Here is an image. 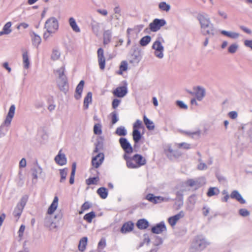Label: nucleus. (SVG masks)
Listing matches in <instances>:
<instances>
[{"label":"nucleus","instance_id":"obj_9","mask_svg":"<svg viewBox=\"0 0 252 252\" xmlns=\"http://www.w3.org/2000/svg\"><path fill=\"white\" fill-rule=\"evenodd\" d=\"M104 159V155L102 153H99L95 156H93L92 159V165L95 168H98L103 163Z\"/></svg>","mask_w":252,"mask_h":252},{"label":"nucleus","instance_id":"obj_49","mask_svg":"<svg viewBox=\"0 0 252 252\" xmlns=\"http://www.w3.org/2000/svg\"><path fill=\"white\" fill-rule=\"evenodd\" d=\"M238 48L239 45L237 43H233L229 46L228 48V52L230 54H234L237 52Z\"/></svg>","mask_w":252,"mask_h":252},{"label":"nucleus","instance_id":"obj_22","mask_svg":"<svg viewBox=\"0 0 252 252\" xmlns=\"http://www.w3.org/2000/svg\"><path fill=\"white\" fill-rule=\"evenodd\" d=\"M62 151L60 150L58 154L55 158L56 162L60 165H63L66 163V158L64 154L62 153Z\"/></svg>","mask_w":252,"mask_h":252},{"label":"nucleus","instance_id":"obj_52","mask_svg":"<svg viewBox=\"0 0 252 252\" xmlns=\"http://www.w3.org/2000/svg\"><path fill=\"white\" fill-rule=\"evenodd\" d=\"M64 70L65 67L64 66L61 67L60 68L56 70V72L57 73L59 76L58 79L66 77V76L64 74Z\"/></svg>","mask_w":252,"mask_h":252},{"label":"nucleus","instance_id":"obj_39","mask_svg":"<svg viewBox=\"0 0 252 252\" xmlns=\"http://www.w3.org/2000/svg\"><path fill=\"white\" fill-rule=\"evenodd\" d=\"M197 155L200 157L201 155L199 152L197 153ZM198 164L197 168L199 170H206L208 168L207 165L200 158L198 159Z\"/></svg>","mask_w":252,"mask_h":252},{"label":"nucleus","instance_id":"obj_18","mask_svg":"<svg viewBox=\"0 0 252 252\" xmlns=\"http://www.w3.org/2000/svg\"><path fill=\"white\" fill-rule=\"evenodd\" d=\"M152 232L155 234H160L166 230V226L163 221L157 224L152 228Z\"/></svg>","mask_w":252,"mask_h":252},{"label":"nucleus","instance_id":"obj_42","mask_svg":"<svg viewBox=\"0 0 252 252\" xmlns=\"http://www.w3.org/2000/svg\"><path fill=\"white\" fill-rule=\"evenodd\" d=\"M151 40V37L149 35H146L143 37L139 41V44L142 46H146Z\"/></svg>","mask_w":252,"mask_h":252},{"label":"nucleus","instance_id":"obj_29","mask_svg":"<svg viewBox=\"0 0 252 252\" xmlns=\"http://www.w3.org/2000/svg\"><path fill=\"white\" fill-rule=\"evenodd\" d=\"M133 223L130 221L124 223L121 229V232L123 233H126L130 232L133 228Z\"/></svg>","mask_w":252,"mask_h":252},{"label":"nucleus","instance_id":"obj_30","mask_svg":"<svg viewBox=\"0 0 252 252\" xmlns=\"http://www.w3.org/2000/svg\"><path fill=\"white\" fill-rule=\"evenodd\" d=\"M31 36L32 37V44L35 46L37 47L38 45L40 44L41 41V37L39 35L37 34L34 32H32L31 34Z\"/></svg>","mask_w":252,"mask_h":252},{"label":"nucleus","instance_id":"obj_61","mask_svg":"<svg viewBox=\"0 0 252 252\" xmlns=\"http://www.w3.org/2000/svg\"><path fill=\"white\" fill-rule=\"evenodd\" d=\"M244 46L252 50V39H245L244 40Z\"/></svg>","mask_w":252,"mask_h":252},{"label":"nucleus","instance_id":"obj_60","mask_svg":"<svg viewBox=\"0 0 252 252\" xmlns=\"http://www.w3.org/2000/svg\"><path fill=\"white\" fill-rule=\"evenodd\" d=\"M239 214L242 217H247L250 215V212L246 209H241L239 211Z\"/></svg>","mask_w":252,"mask_h":252},{"label":"nucleus","instance_id":"obj_3","mask_svg":"<svg viewBox=\"0 0 252 252\" xmlns=\"http://www.w3.org/2000/svg\"><path fill=\"white\" fill-rule=\"evenodd\" d=\"M15 111V106L14 104L10 106L8 114L6 117L3 124L0 126V137H2L5 135L4 126H9L11 124V121L14 116Z\"/></svg>","mask_w":252,"mask_h":252},{"label":"nucleus","instance_id":"obj_12","mask_svg":"<svg viewBox=\"0 0 252 252\" xmlns=\"http://www.w3.org/2000/svg\"><path fill=\"white\" fill-rule=\"evenodd\" d=\"M201 29L202 32L205 35L208 34L214 35L215 34V29L214 27V25L211 23V22L201 27Z\"/></svg>","mask_w":252,"mask_h":252},{"label":"nucleus","instance_id":"obj_7","mask_svg":"<svg viewBox=\"0 0 252 252\" xmlns=\"http://www.w3.org/2000/svg\"><path fill=\"white\" fill-rule=\"evenodd\" d=\"M164 152L167 158L171 160L178 158L181 155L178 151L174 150L170 145H167L165 147Z\"/></svg>","mask_w":252,"mask_h":252},{"label":"nucleus","instance_id":"obj_62","mask_svg":"<svg viewBox=\"0 0 252 252\" xmlns=\"http://www.w3.org/2000/svg\"><path fill=\"white\" fill-rule=\"evenodd\" d=\"M142 125V121L139 120H137L133 126V129H138L141 127Z\"/></svg>","mask_w":252,"mask_h":252},{"label":"nucleus","instance_id":"obj_36","mask_svg":"<svg viewBox=\"0 0 252 252\" xmlns=\"http://www.w3.org/2000/svg\"><path fill=\"white\" fill-rule=\"evenodd\" d=\"M158 8L160 11L168 12L171 9V6L169 4L167 3L165 1H161L158 3Z\"/></svg>","mask_w":252,"mask_h":252},{"label":"nucleus","instance_id":"obj_19","mask_svg":"<svg viewBox=\"0 0 252 252\" xmlns=\"http://www.w3.org/2000/svg\"><path fill=\"white\" fill-rule=\"evenodd\" d=\"M196 196L195 195H191L189 197L186 205V210L191 211L194 208V206L196 202Z\"/></svg>","mask_w":252,"mask_h":252},{"label":"nucleus","instance_id":"obj_55","mask_svg":"<svg viewBox=\"0 0 252 252\" xmlns=\"http://www.w3.org/2000/svg\"><path fill=\"white\" fill-rule=\"evenodd\" d=\"M175 145L179 148H183L185 149H189L191 148L189 144L185 142L175 144Z\"/></svg>","mask_w":252,"mask_h":252},{"label":"nucleus","instance_id":"obj_56","mask_svg":"<svg viewBox=\"0 0 252 252\" xmlns=\"http://www.w3.org/2000/svg\"><path fill=\"white\" fill-rule=\"evenodd\" d=\"M111 115L112 117V124L114 125L119 121V118L117 112L115 111L111 113Z\"/></svg>","mask_w":252,"mask_h":252},{"label":"nucleus","instance_id":"obj_53","mask_svg":"<svg viewBox=\"0 0 252 252\" xmlns=\"http://www.w3.org/2000/svg\"><path fill=\"white\" fill-rule=\"evenodd\" d=\"M127 69V63L126 61L121 62L120 66V71L119 73L122 74L123 71H126Z\"/></svg>","mask_w":252,"mask_h":252},{"label":"nucleus","instance_id":"obj_23","mask_svg":"<svg viewBox=\"0 0 252 252\" xmlns=\"http://www.w3.org/2000/svg\"><path fill=\"white\" fill-rule=\"evenodd\" d=\"M230 197L232 199H236L241 204H245L246 203V200L243 198L241 194L237 190H233L231 192Z\"/></svg>","mask_w":252,"mask_h":252},{"label":"nucleus","instance_id":"obj_51","mask_svg":"<svg viewBox=\"0 0 252 252\" xmlns=\"http://www.w3.org/2000/svg\"><path fill=\"white\" fill-rule=\"evenodd\" d=\"M41 173H42V169L40 167H38L37 168H34L33 170L32 174V176L33 177V180L34 179L36 180L38 178V175L39 174H41Z\"/></svg>","mask_w":252,"mask_h":252},{"label":"nucleus","instance_id":"obj_57","mask_svg":"<svg viewBox=\"0 0 252 252\" xmlns=\"http://www.w3.org/2000/svg\"><path fill=\"white\" fill-rule=\"evenodd\" d=\"M98 181V178H96V177L90 178L88 180H86V183L88 185L96 184Z\"/></svg>","mask_w":252,"mask_h":252},{"label":"nucleus","instance_id":"obj_2","mask_svg":"<svg viewBox=\"0 0 252 252\" xmlns=\"http://www.w3.org/2000/svg\"><path fill=\"white\" fill-rule=\"evenodd\" d=\"M210 242L202 235L195 237L190 245V252H200L210 245Z\"/></svg>","mask_w":252,"mask_h":252},{"label":"nucleus","instance_id":"obj_41","mask_svg":"<svg viewBox=\"0 0 252 252\" xmlns=\"http://www.w3.org/2000/svg\"><path fill=\"white\" fill-rule=\"evenodd\" d=\"M97 193L102 199H105L108 195L107 189L103 187L99 188L97 190Z\"/></svg>","mask_w":252,"mask_h":252},{"label":"nucleus","instance_id":"obj_14","mask_svg":"<svg viewBox=\"0 0 252 252\" xmlns=\"http://www.w3.org/2000/svg\"><path fill=\"white\" fill-rule=\"evenodd\" d=\"M164 42L163 38L160 35H158L155 41L152 45V49L154 50H164V47L162 43Z\"/></svg>","mask_w":252,"mask_h":252},{"label":"nucleus","instance_id":"obj_27","mask_svg":"<svg viewBox=\"0 0 252 252\" xmlns=\"http://www.w3.org/2000/svg\"><path fill=\"white\" fill-rule=\"evenodd\" d=\"M58 85L61 91L65 92L67 90V81L66 77L58 79Z\"/></svg>","mask_w":252,"mask_h":252},{"label":"nucleus","instance_id":"obj_31","mask_svg":"<svg viewBox=\"0 0 252 252\" xmlns=\"http://www.w3.org/2000/svg\"><path fill=\"white\" fill-rule=\"evenodd\" d=\"M12 23L11 22H7L3 26L2 31L0 32V36L4 34H9L11 33Z\"/></svg>","mask_w":252,"mask_h":252},{"label":"nucleus","instance_id":"obj_58","mask_svg":"<svg viewBox=\"0 0 252 252\" xmlns=\"http://www.w3.org/2000/svg\"><path fill=\"white\" fill-rule=\"evenodd\" d=\"M155 56L158 59H162L164 57V50H154Z\"/></svg>","mask_w":252,"mask_h":252},{"label":"nucleus","instance_id":"obj_46","mask_svg":"<svg viewBox=\"0 0 252 252\" xmlns=\"http://www.w3.org/2000/svg\"><path fill=\"white\" fill-rule=\"evenodd\" d=\"M95 217V214L94 212L92 211L89 213L86 214L84 216V219L86 220L88 222L91 223L92 221V220Z\"/></svg>","mask_w":252,"mask_h":252},{"label":"nucleus","instance_id":"obj_54","mask_svg":"<svg viewBox=\"0 0 252 252\" xmlns=\"http://www.w3.org/2000/svg\"><path fill=\"white\" fill-rule=\"evenodd\" d=\"M91 207V205L88 202H85L81 206V211H79V214H82L85 211L89 209Z\"/></svg>","mask_w":252,"mask_h":252},{"label":"nucleus","instance_id":"obj_16","mask_svg":"<svg viewBox=\"0 0 252 252\" xmlns=\"http://www.w3.org/2000/svg\"><path fill=\"white\" fill-rule=\"evenodd\" d=\"M185 216V213L183 211H181L177 214L168 218V221L171 226H174L177 222Z\"/></svg>","mask_w":252,"mask_h":252},{"label":"nucleus","instance_id":"obj_6","mask_svg":"<svg viewBox=\"0 0 252 252\" xmlns=\"http://www.w3.org/2000/svg\"><path fill=\"white\" fill-rule=\"evenodd\" d=\"M166 24V22L163 19H155L149 24V29L153 32H156Z\"/></svg>","mask_w":252,"mask_h":252},{"label":"nucleus","instance_id":"obj_32","mask_svg":"<svg viewBox=\"0 0 252 252\" xmlns=\"http://www.w3.org/2000/svg\"><path fill=\"white\" fill-rule=\"evenodd\" d=\"M68 23L69 24V26L71 28L72 30L76 32H80V29L77 25L76 22L75 21V19L73 17H70L69 18L68 20Z\"/></svg>","mask_w":252,"mask_h":252},{"label":"nucleus","instance_id":"obj_26","mask_svg":"<svg viewBox=\"0 0 252 252\" xmlns=\"http://www.w3.org/2000/svg\"><path fill=\"white\" fill-rule=\"evenodd\" d=\"M220 33L221 34L233 39H236L240 36V34L239 33L232 31L221 30L220 31Z\"/></svg>","mask_w":252,"mask_h":252},{"label":"nucleus","instance_id":"obj_59","mask_svg":"<svg viewBox=\"0 0 252 252\" xmlns=\"http://www.w3.org/2000/svg\"><path fill=\"white\" fill-rule=\"evenodd\" d=\"M187 134L191 136L192 138H198L200 136V131L197 130L193 132H187Z\"/></svg>","mask_w":252,"mask_h":252},{"label":"nucleus","instance_id":"obj_37","mask_svg":"<svg viewBox=\"0 0 252 252\" xmlns=\"http://www.w3.org/2000/svg\"><path fill=\"white\" fill-rule=\"evenodd\" d=\"M143 121L148 129L152 130L155 128L153 122L149 120L145 115L143 117Z\"/></svg>","mask_w":252,"mask_h":252},{"label":"nucleus","instance_id":"obj_24","mask_svg":"<svg viewBox=\"0 0 252 252\" xmlns=\"http://www.w3.org/2000/svg\"><path fill=\"white\" fill-rule=\"evenodd\" d=\"M44 225L49 228L50 229L56 228V225L53 220V219L50 215H47L44 220Z\"/></svg>","mask_w":252,"mask_h":252},{"label":"nucleus","instance_id":"obj_45","mask_svg":"<svg viewBox=\"0 0 252 252\" xmlns=\"http://www.w3.org/2000/svg\"><path fill=\"white\" fill-rule=\"evenodd\" d=\"M67 172L68 169L66 168L60 170V174L61 176L60 182L61 183H64L65 182L66 176L67 175Z\"/></svg>","mask_w":252,"mask_h":252},{"label":"nucleus","instance_id":"obj_34","mask_svg":"<svg viewBox=\"0 0 252 252\" xmlns=\"http://www.w3.org/2000/svg\"><path fill=\"white\" fill-rule=\"evenodd\" d=\"M136 225L139 229H145L149 226V222L145 219H140L137 222Z\"/></svg>","mask_w":252,"mask_h":252},{"label":"nucleus","instance_id":"obj_28","mask_svg":"<svg viewBox=\"0 0 252 252\" xmlns=\"http://www.w3.org/2000/svg\"><path fill=\"white\" fill-rule=\"evenodd\" d=\"M84 85V81L81 80L78 84L75 91V98L76 99H79L81 97V94L83 91V89Z\"/></svg>","mask_w":252,"mask_h":252},{"label":"nucleus","instance_id":"obj_48","mask_svg":"<svg viewBox=\"0 0 252 252\" xmlns=\"http://www.w3.org/2000/svg\"><path fill=\"white\" fill-rule=\"evenodd\" d=\"M92 29L94 33L97 35L99 32L100 24L96 22H94L92 23Z\"/></svg>","mask_w":252,"mask_h":252},{"label":"nucleus","instance_id":"obj_44","mask_svg":"<svg viewBox=\"0 0 252 252\" xmlns=\"http://www.w3.org/2000/svg\"><path fill=\"white\" fill-rule=\"evenodd\" d=\"M61 56V52L59 50L57 49H53L51 58L53 61H57L59 59Z\"/></svg>","mask_w":252,"mask_h":252},{"label":"nucleus","instance_id":"obj_47","mask_svg":"<svg viewBox=\"0 0 252 252\" xmlns=\"http://www.w3.org/2000/svg\"><path fill=\"white\" fill-rule=\"evenodd\" d=\"M115 132L119 136H125L127 134L126 130L123 126L118 127Z\"/></svg>","mask_w":252,"mask_h":252},{"label":"nucleus","instance_id":"obj_43","mask_svg":"<svg viewBox=\"0 0 252 252\" xmlns=\"http://www.w3.org/2000/svg\"><path fill=\"white\" fill-rule=\"evenodd\" d=\"M132 136L135 143L138 142L141 138V134L138 129H133Z\"/></svg>","mask_w":252,"mask_h":252},{"label":"nucleus","instance_id":"obj_38","mask_svg":"<svg viewBox=\"0 0 252 252\" xmlns=\"http://www.w3.org/2000/svg\"><path fill=\"white\" fill-rule=\"evenodd\" d=\"M23 66L25 68L28 69L29 68L30 62L29 61V58L28 56V53L27 51H25L23 53Z\"/></svg>","mask_w":252,"mask_h":252},{"label":"nucleus","instance_id":"obj_4","mask_svg":"<svg viewBox=\"0 0 252 252\" xmlns=\"http://www.w3.org/2000/svg\"><path fill=\"white\" fill-rule=\"evenodd\" d=\"M44 28L46 30H49L50 32H55L58 31L59 28V23L58 20L54 17H50L45 22Z\"/></svg>","mask_w":252,"mask_h":252},{"label":"nucleus","instance_id":"obj_35","mask_svg":"<svg viewBox=\"0 0 252 252\" xmlns=\"http://www.w3.org/2000/svg\"><path fill=\"white\" fill-rule=\"evenodd\" d=\"M88 238L87 237H84L80 239L78 245V250L81 252L85 250L87 244Z\"/></svg>","mask_w":252,"mask_h":252},{"label":"nucleus","instance_id":"obj_1","mask_svg":"<svg viewBox=\"0 0 252 252\" xmlns=\"http://www.w3.org/2000/svg\"><path fill=\"white\" fill-rule=\"evenodd\" d=\"M123 157L126 161V165L128 168H138L144 165L146 163V159L139 154H135L132 157H130L128 155L125 154Z\"/></svg>","mask_w":252,"mask_h":252},{"label":"nucleus","instance_id":"obj_25","mask_svg":"<svg viewBox=\"0 0 252 252\" xmlns=\"http://www.w3.org/2000/svg\"><path fill=\"white\" fill-rule=\"evenodd\" d=\"M112 34V32L110 30L104 31L103 34V43L104 45H107L111 42Z\"/></svg>","mask_w":252,"mask_h":252},{"label":"nucleus","instance_id":"obj_15","mask_svg":"<svg viewBox=\"0 0 252 252\" xmlns=\"http://www.w3.org/2000/svg\"><path fill=\"white\" fill-rule=\"evenodd\" d=\"M204 183L203 179H189L186 182L188 186L195 189L200 187Z\"/></svg>","mask_w":252,"mask_h":252},{"label":"nucleus","instance_id":"obj_10","mask_svg":"<svg viewBox=\"0 0 252 252\" xmlns=\"http://www.w3.org/2000/svg\"><path fill=\"white\" fill-rule=\"evenodd\" d=\"M119 142L121 146L125 152L126 154L128 155L133 152V149L127 140L125 138H120Z\"/></svg>","mask_w":252,"mask_h":252},{"label":"nucleus","instance_id":"obj_33","mask_svg":"<svg viewBox=\"0 0 252 252\" xmlns=\"http://www.w3.org/2000/svg\"><path fill=\"white\" fill-rule=\"evenodd\" d=\"M92 94L91 92H88L87 95L85 96L84 100L83 107L85 109H88L89 105L92 102Z\"/></svg>","mask_w":252,"mask_h":252},{"label":"nucleus","instance_id":"obj_5","mask_svg":"<svg viewBox=\"0 0 252 252\" xmlns=\"http://www.w3.org/2000/svg\"><path fill=\"white\" fill-rule=\"evenodd\" d=\"M27 201V197L24 196L20 200L19 202L17 203L15 207L13 215L16 218L17 220L21 215L23 209L26 204Z\"/></svg>","mask_w":252,"mask_h":252},{"label":"nucleus","instance_id":"obj_50","mask_svg":"<svg viewBox=\"0 0 252 252\" xmlns=\"http://www.w3.org/2000/svg\"><path fill=\"white\" fill-rule=\"evenodd\" d=\"M94 132L95 134L100 135L102 133V126L98 123L94 125Z\"/></svg>","mask_w":252,"mask_h":252},{"label":"nucleus","instance_id":"obj_40","mask_svg":"<svg viewBox=\"0 0 252 252\" xmlns=\"http://www.w3.org/2000/svg\"><path fill=\"white\" fill-rule=\"evenodd\" d=\"M220 193V190L216 187H210L209 188L207 195L209 197L217 195Z\"/></svg>","mask_w":252,"mask_h":252},{"label":"nucleus","instance_id":"obj_63","mask_svg":"<svg viewBox=\"0 0 252 252\" xmlns=\"http://www.w3.org/2000/svg\"><path fill=\"white\" fill-rule=\"evenodd\" d=\"M176 104L181 108L184 109H188V106L182 101L178 100L176 101Z\"/></svg>","mask_w":252,"mask_h":252},{"label":"nucleus","instance_id":"obj_8","mask_svg":"<svg viewBox=\"0 0 252 252\" xmlns=\"http://www.w3.org/2000/svg\"><path fill=\"white\" fill-rule=\"evenodd\" d=\"M146 199L154 204H158L162 202H168L171 199L169 198L163 197L160 196H154L153 194L149 193L146 196Z\"/></svg>","mask_w":252,"mask_h":252},{"label":"nucleus","instance_id":"obj_64","mask_svg":"<svg viewBox=\"0 0 252 252\" xmlns=\"http://www.w3.org/2000/svg\"><path fill=\"white\" fill-rule=\"evenodd\" d=\"M55 32H50L49 30H46V32H44L43 34V38L45 40L48 39L50 36H52Z\"/></svg>","mask_w":252,"mask_h":252},{"label":"nucleus","instance_id":"obj_11","mask_svg":"<svg viewBox=\"0 0 252 252\" xmlns=\"http://www.w3.org/2000/svg\"><path fill=\"white\" fill-rule=\"evenodd\" d=\"M97 56L99 68L101 70H103L105 67V58L102 48H100L97 50Z\"/></svg>","mask_w":252,"mask_h":252},{"label":"nucleus","instance_id":"obj_20","mask_svg":"<svg viewBox=\"0 0 252 252\" xmlns=\"http://www.w3.org/2000/svg\"><path fill=\"white\" fill-rule=\"evenodd\" d=\"M127 93V88L125 86L117 88L113 92L115 96L118 97H123Z\"/></svg>","mask_w":252,"mask_h":252},{"label":"nucleus","instance_id":"obj_17","mask_svg":"<svg viewBox=\"0 0 252 252\" xmlns=\"http://www.w3.org/2000/svg\"><path fill=\"white\" fill-rule=\"evenodd\" d=\"M197 19L200 25V27L211 22L209 15L206 13H199L197 16Z\"/></svg>","mask_w":252,"mask_h":252},{"label":"nucleus","instance_id":"obj_13","mask_svg":"<svg viewBox=\"0 0 252 252\" xmlns=\"http://www.w3.org/2000/svg\"><path fill=\"white\" fill-rule=\"evenodd\" d=\"M194 95L196 99L198 101H201L206 94V91L204 88L201 86H197L194 88Z\"/></svg>","mask_w":252,"mask_h":252},{"label":"nucleus","instance_id":"obj_21","mask_svg":"<svg viewBox=\"0 0 252 252\" xmlns=\"http://www.w3.org/2000/svg\"><path fill=\"white\" fill-rule=\"evenodd\" d=\"M58 201L59 199L58 196H55L52 203L48 209L47 212L48 215H52L55 212L58 206Z\"/></svg>","mask_w":252,"mask_h":252}]
</instances>
